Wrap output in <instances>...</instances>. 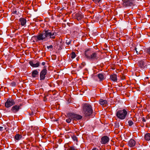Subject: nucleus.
Masks as SVG:
<instances>
[{"label": "nucleus", "mask_w": 150, "mask_h": 150, "mask_svg": "<svg viewBox=\"0 0 150 150\" xmlns=\"http://www.w3.org/2000/svg\"><path fill=\"white\" fill-rule=\"evenodd\" d=\"M57 35V33L55 30L45 29L42 32L34 36L37 38L38 40L47 41L49 39H54Z\"/></svg>", "instance_id": "nucleus-1"}, {"label": "nucleus", "mask_w": 150, "mask_h": 150, "mask_svg": "<svg viewBox=\"0 0 150 150\" xmlns=\"http://www.w3.org/2000/svg\"><path fill=\"white\" fill-rule=\"evenodd\" d=\"M93 110L91 106L88 104H85L84 105L83 112L86 116L91 115L93 112Z\"/></svg>", "instance_id": "nucleus-2"}, {"label": "nucleus", "mask_w": 150, "mask_h": 150, "mask_svg": "<svg viewBox=\"0 0 150 150\" xmlns=\"http://www.w3.org/2000/svg\"><path fill=\"white\" fill-rule=\"evenodd\" d=\"M127 114V111L125 109L118 110L116 111V116L118 118L123 120L125 118Z\"/></svg>", "instance_id": "nucleus-3"}, {"label": "nucleus", "mask_w": 150, "mask_h": 150, "mask_svg": "<svg viewBox=\"0 0 150 150\" xmlns=\"http://www.w3.org/2000/svg\"><path fill=\"white\" fill-rule=\"evenodd\" d=\"M69 116L71 118L73 121L80 120L82 118V116L78 114H76L74 112H70Z\"/></svg>", "instance_id": "nucleus-4"}, {"label": "nucleus", "mask_w": 150, "mask_h": 150, "mask_svg": "<svg viewBox=\"0 0 150 150\" xmlns=\"http://www.w3.org/2000/svg\"><path fill=\"white\" fill-rule=\"evenodd\" d=\"M134 1V0H122L123 2L122 4L124 7L131 6L133 5Z\"/></svg>", "instance_id": "nucleus-5"}, {"label": "nucleus", "mask_w": 150, "mask_h": 150, "mask_svg": "<svg viewBox=\"0 0 150 150\" xmlns=\"http://www.w3.org/2000/svg\"><path fill=\"white\" fill-rule=\"evenodd\" d=\"M47 72V70L45 67L43 69L40 73V81L43 80L45 79L46 75Z\"/></svg>", "instance_id": "nucleus-6"}, {"label": "nucleus", "mask_w": 150, "mask_h": 150, "mask_svg": "<svg viewBox=\"0 0 150 150\" xmlns=\"http://www.w3.org/2000/svg\"><path fill=\"white\" fill-rule=\"evenodd\" d=\"M15 104L13 100L11 98H9L7 99L5 103V106L7 108H8L13 105Z\"/></svg>", "instance_id": "nucleus-7"}, {"label": "nucleus", "mask_w": 150, "mask_h": 150, "mask_svg": "<svg viewBox=\"0 0 150 150\" xmlns=\"http://www.w3.org/2000/svg\"><path fill=\"white\" fill-rule=\"evenodd\" d=\"M98 52H92L90 58H89V60L94 61L98 60L99 56L98 55Z\"/></svg>", "instance_id": "nucleus-8"}, {"label": "nucleus", "mask_w": 150, "mask_h": 150, "mask_svg": "<svg viewBox=\"0 0 150 150\" xmlns=\"http://www.w3.org/2000/svg\"><path fill=\"white\" fill-rule=\"evenodd\" d=\"M138 66L141 69L146 68L147 64L145 60H141L139 62Z\"/></svg>", "instance_id": "nucleus-9"}, {"label": "nucleus", "mask_w": 150, "mask_h": 150, "mask_svg": "<svg viewBox=\"0 0 150 150\" xmlns=\"http://www.w3.org/2000/svg\"><path fill=\"white\" fill-rule=\"evenodd\" d=\"M21 105H16L13 106L11 109V111L13 113H16L19 111V110L21 108Z\"/></svg>", "instance_id": "nucleus-10"}, {"label": "nucleus", "mask_w": 150, "mask_h": 150, "mask_svg": "<svg viewBox=\"0 0 150 150\" xmlns=\"http://www.w3.org/2000/svg\"><path fill=\"white\" fill-rule=\"evenodd\" d=\"M109 141V138L107 136H104L101 137L100 141L101 143L103 144H105L108 143Z\"/></svg>", "instance_id": "nucleus-11"}, {"label": "nucleus", "mask_w": 150, "mask_h": 150, "mask_svg": "<svg viewBox=\"0 0 150 150\" xmlns=\"http://www.w3.org/2000/svg\"><path fill=\"white\" fill-rule=\"evenodd\" d=\"M92 53V51L90 49H86L84 52L85 56L87 59L89 60L90 56Z\"/></svg>", "instance_id": "nucleus-12"}, {"label": "nucleus", "mask_w": 150, "mask_h": 150, "mask_svg": "<svg viewBox=\"0 0 150 150\" xmlns=\"http://www.w3.org/2000/svg\"><path fill=\"white\" fill-rule=\"evenodd\" d=\"M136 142L133 139H131L127 143V145L130 147H133L135 146Z\"/></svg>", "instance_id": "nucleus-13"}, {"label": "nucleus", "mask_w": 150, "mask_h": 150, "mask_svg": "<svg viewBox=\"0 0 150 150\" xmlns=\"http://www.w3.org/2000/svg\"><path fill=\"white\" fill-rule=\"evenodd\" d=\"M29 63L30 65L33 67H37L40 66V63L39 62H38L36 63L35 62H33L32 60H30L29 61Z\"/></svg>", "instance_id": "nucleus-14"}, {"label": "nucleus", "mask_w": 150, "mask_h": 150, "mask_svg": "<svg viewBox=\"0 0 150 150\" xmlns=\"http://www.w3.org/2000/svg\"><path fill=\"white\" fill-rule=\"evenodd\" d=\"M19 22L22 26H25L26 23V19L23 18H21L19 19Z\"/></svg>", "instance_id": "nucleus-15"}, {"label": "nucleus", "mask_w": 150, "mask_h": 150, "mask_svg": "<svg viewBox=\"0 0 150 150\" xmlns=\"http://www.w3.org/2000/svg\"><path fill=\"white\" fill-rule=\"evenodd\" d=\"M83 14L81 12L77 13L76 14V17L78 21L81 20L83 18Z\"/></svg>", "instance_id": "nucleus-16"}, {"label": "nucleus", "mask_w": 150, "mask_h": 150, "mask_svg": "<svg viewBox=\"0 0 150 150\" xmlns=\"http://www.w3.org/2000/svg\"><path fill=\"white\" fill-rule=\"evenodd\" d=\"M107 101L106 100L100 99L99 101V104L105 106L107 104Z\"/></svg>", "instance_id": "nucleus-17"}, {"label": "nucleus", "mask_w": 150, "mask_h": 150, "mask_svg": "<svg viewBox=\"0 0 150 150\" xmlns=\"http://www.w3.org/2000/svg\"><path fill=\"white\" fill-rule=\"evenodd\" d=\"M39 72L37 70L32 71V76L33 78L36 77L37 75H38Z\"/></svg>", "instance_id": "nucleus-18"}, {"label": "nucleus", "mask_w": 150, "mask_h": 150, "mask_svg": "<svg viewBox=\"0 0 150 150\" xmlns=\"http://www.w3.org/2000/svg\"><path fill=\"white\" fill-rule=\"evenodd\" d=\"M110 78L112 80L114 81H116L117 80V76L116 74L111 75L110 76Z\"/></svg>", "instance_id": "nucleus-19"}, {"label": "nucleus", "mask_w": 150, "mask_h": 150, "mask_svg": "<svg viewBox=\"0 0 150 150\" xmlns=\"http://www.w3.org/2000/svg\"><path fill=\"white\" fill-rule=\"evenodd\" d=\"M98 77L100 79V81H101L104 79V75L102 73H99L97 75Z\"/></svg>", "instance_id": "nucleus-20"}, {"label": "nucleus", "mask_w": 150, "mask_h": 150, "mask_svg": "<svg viewBox=\"0 0 150 150\" xmlns=\"http://www.w3.org/2000/svg\"><path fill=\"white\" fill-rule=\"evenodd\" d=\"M144 139L147 141L150 140V133H146L144 136Z\"/></svg>", "instance_id": "nucleus-21"}, {"label": "nucleus", "mask_w": 150, "mask_h": 150, "mask_svg": "<svg viewBox=\"0 0 150 150\" xmlns=\"http://www.w3.org/2000/svg\"><path fill=\"white\" fill-rule=\"evenodd\" d=\"M22 137V136L19 134H17L15 136V139L16 140H19Z\"/></svg>", "instance_id": "nucleus-22"}, {"label": "nucleus", "mask_w": 150, "mask_h": 150, "mask_svg": "<svg viewBox=\"0 0 150 150\" xmlns=\"http://www.w3.org/2000/svg\"><path fill=\"white\" fill-rule=\"evenodd\" d=\"M144 52L149 55H150V46L146 48L144 50Z\"/></svg>", "instance_id": "nucleus-23"}, {"label": "nucleus", "mask_w": 150, "mask_h": 150, "mask_svg": "<svg viewBox=\"0 0 150 150\" xmlns=\"http://www.w3.org/2000/svg\"><path fill=\"white\" fill-rule=\"evenodd\" d=\"M69 115L70 113H69L67 115V117H68V119H67L66 120V121L67 123H70L71 122V121L72 120L71 118L70 117Z\"/></svg>", "instance_id": "nucleus-24"}, {"label": "nucleus", "mask_w": 150, "mask_h": 150, "mask_svg": "<svg viewBox=\"0 0 150 150\" xmlns=\"http://www.w3.org/2000/svg\"><path fill=\"white\" fill-rule=\"evenodd\" d=\"M71 57L72 59H74L76 57V54L74 52H72L71 55Z\"/></svg>", "instance_id": "nucleus-25"}, {"label": "nucleus", "mask_w": 150, "mask_h": 150, "mask_svg": "<svg viewBox=\"0 0 150 150\" xmlns=\"http://www.w3.org/2000/svg\"><path fill=\"white\" fill-rule=\"evenodd\" d=\"M128 125L129 126H131L133 124V122L131 120H129L128 121Z\"/></svg>", "instance_id": "nucleus-26"}, {"label": "nucleus", "mask_w": 150, "mask_h": 150, "mask_svg": "<svg viewBox=\"0 0 150 150\" xmlns=\"http://www.w3.org/2000/svg\"><path fill=\"white\" fill-rule=\"evenodd\" d=\"M72 138L73 139V140L74 141H76V142H77L78 140H77V137L75 136H73L72 137Z\"/></svg>", "instance_id": "nucleus-27"}, {"label": "nucleus", "mask_w": 150, "mask_h": 150, "mask_svg": "<svg viewBox=\"0 0 150 150\" xmlns=\"http://www.w3.org/2000/svg\"><path fill=\"white\" fill-rule=\"evenodd\" d=\"M69 150H76L75 147L73 146H69Z\"/></svg>", "instance_id": "nucleus-28"}, {"label": "nucleus", "mask_w": 150, "mask_h": 150, "mask_svg": "<svg viewBox=\"0 0 150 150\" xmlns=\"http://www.w3.org/2000/svg\"><path fill=\"white\" fill-rule=\"evenodd\" d=\"M120 126L119 123H115V127L116 128H118Z\"/></svg>", "instance_id": "nucleus-29"}, {"label": "nucleus", "mask_w": 150, "mask_h": 150, "mask_svg": "<svg viewBox=\"0 0 150 150\" xmlns=\"http://www.w3.org/2000/svg\"><path fill=\"white\" fill-rule=\"evenodd\" d=\"M47 48L48 49H49L50 48V50L52 51V50L53 46L52 45H51L49 46H47Z\"/></svg>", "instance_id": "nucleus-30"}, {"label": "nucleus", "mask_w": 150, "mask_h": 150, "mask_svg": "<svg viewBox=\"0 0 150 150\" xmlns=\"http://www.w3.org/2000/svg\"><path fill=\"white\" fill-rule=\"evenodd\" d=\"M93 2L96 3H99L101 0H92Z\"/></svg>", "instance_id": "nucleus-31"}, {"label": "nucleus", "mask_w": 150, "mask_h": 150, "mask_svg": "<svg viewBox=\"0 0 150 150\" xmlns=\"http://www.w3.org/2000/svg\"><path fill=\"white\" fill-rule=\"evenodd\" d=\"M11 85L13 87H15L16 86V83L15 82H12L11 84Z\"/></svg>", "instance_id": "nucleus-32"}, {"label": "nucleus", "mask_w": 150, "mask_h": 150, "mask_svg": "<svg viewBox=\"0 0 150 150\" xmlns=\"http://www.w3.org/2000/svg\"><path fill=\"white\" fill-rule=\"evenodd\" d=\"M71 42V40H67L66 41V43L67 45H69L70 44Z\"/></svg>", "instance_id": "nucleus-33"}, {"label": "nucleus", "mask_w": 150, "mask_h": 150, "mask_svg": "<svg viewBox=\"0 0 150 150\" xmlns=\"http://www.w3.org/2000/svg\"><path fill=\"white\" fill-rule=\"evenodd\" d=\"M81 64L84 67L86 65V63L85 62H83L81 63Z\"/></svg>", "instance_id": "nucleus-34"}, {"label": "nucleus", "mask_w": 150, "mask_h": 150, "mask_svg": "<svg viewBox=\"0 0 150 150\" xmlns=\"http://www.w3.org/2000/svg\"><path fill=\"white\" fill-rule=\"evenodd\" d=\"M17 13V11L16 10L13 11V14H16L18 15V14Z\"/></svg>", "instance_id": "nucleus-35"}, {"label": "nucleus", "mask_w": 150, "mask_h": 150, "mask_svg": "<svg viewBox=\"0 0 150 150\" xmlns=\"http://www.w3.org/2000/svg\"><path fill=\"white\" fill-rule=\"evenodd\" d=\"M142 121L143 122H145L146 121V120L145 119V118L144 117L142 118Z\"/></svg>", "instance_id": "nucleus-36"}, {"label": "nucleus", "mask_w": 150, "mask_h": 150, "mask_svg": "<svg viewBox=\"0 0 150 150\" xmlns=\"http://www.w3.org/2000/svg\"><path fill=\"white\" fill-rule=\"evenodd\" d=\"M83 67L82 65L81 64V65L79 66V67L80 68V69H82Z\"/></svg>", "instance_id": "nucleus-37"}, {"label": "nucleus", "mask_w": 150, "mask_h": 150, "mask_svg": "<svg viewBox=\"0 0 150 150\" xmlns=\"http://www.w3.org/2000/svg\"><path fill=\"white\" fill-rule=\"evenodd\" d=\"M42 64L43 66H44L45 64V62H43L42 63Z\"/></svg>", "instance_id": "nucleus-38"}, {"label": "nucleus", "mask_w": 150, "mask_h": 150, "mask_svg": "<svg viewBox=\"0 0 150 150\" xmlns=\"http://www.w3.org/2000/svg\"><path fill=\"white\" fill-rule=\"evenodd\" d=\"M3 127H0V131H1L2 130V129Z\"/></svg>", "instance_id": "nucleus-39"}, {"label": "nucleus", "mask_w": 150, "mask_h": 150, "mask_svg": "<svg viewBox=\"0 0 150 150\" xmlns=\"http://www.w3.org/2000/svg\"><path fill=\"white\" fill-rule=\"evenodd\" d=\"M92 150H99L98 149H96V148H93Z\"/></svg>", "instance_id": "nucleus-40"}, {"label": "nucleus", "mask_w": 150, "mask_h": 150, "mask_svg": "<svg viewBox=\"0 0 150 150\" xmlns=\"http://www.w3.org/2000/svg\"><path fill=\"white\" fill-rule=\"evenodd\" d=\"M136 53H137V54H139V52H138V51H136Z\"/></svg>", "instance_id": "nucleus-41"}, {"label": "nucleus", "mask_w": 150, "mask_h": 150, "mask_svg": "<svg viewBox=\"0 0 150 150\" xmlns=\"http://www.w3.org/2000/svg\"><path fill=\"white\" fill-rule=\"evenodd\" d=\"M34 114L32 112L31 114H30V115H33Z\"/></svg>", "instance_id": "nucleus-42"}, {"label": "nucleus", "mask_w": 150, "mask_h": 150, "mask_svg": "<svg viewBox=\"0 0 150 150\" xmlns=\"http://www.w3.org/2000/svg\"><path fill=\"white\" fill-rule=\"evenodd\" d=\"M134 50L136 51H137V48L136 47H135V49H134Z\"/></svg>", "instance_id": "nucleus-43"}]
</instances>
